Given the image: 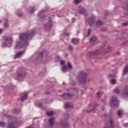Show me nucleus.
<instances>
[{
	"mask_svg": "<svg viewBox=\"0 0 128 128\" xmlns=\"http://www.w3.org/2000/svg\"><path fill=\"white\" fill-rule=\"evenodd\" d=\"M34 10H36V9H34V7H32L31 10L30 12V14H34Z\"/></svg>",
	"mask_w": 128,
	"mask_h": 128,
	"instance_id": "27",
	"label": "nucleus"
},
{
	"mask_svg": "<svg viewBox=\"0 0 128 128\" xmlns=\"http://www.w3.org/2000/svg\"><path fill=\"white\" fill-rule=\"evenodd\" d=\"M63 96L66 97V99H68L72 96V94H63Z\"/></svg>",
	"mask_w": 128,
	"mask_h": 128,
	"instance_id": "20",
	"label": "nucleus"
},
{
	"mask_svg": "<svg viewBox=\"0 0 128 128\" xmlns=\"http://www.w3.org/2000/svg\"><path fill=\"white\" fill-rule=\"evenodd\" d=\"M100 50H97L95 52L94 51V52H89V56H92L100 54Z\"/></svg>",
	"mask_w": 128,
	"mask_h": 128,
	"instance_id": "12",
	"label": "nucleus"
},
{
	"mask_svg": "<svg viewBox=\"0 0 128 128\" xmlns=\"http://www.w3.org/2000/svg\"><path fill=\"white\" fill-rule=\"evenodd\" d=\"M26 76V72H24L22 74H18L17 76V78H16L15 80H22Z\"/></svg>",
	"mask_w": 128,
	"mask_h": 128,
	"instance_id": "14",
	"label": "nucleus"
},
{
	"mask_svg": "<svg viewBox=\"0 0 128 128\" xmlns=\"http://www.w3.org/2000/svg\"><path fill=\"white\" fill-rule=\"evenodd\" d=\"M118 100H116V96H112V98L110 99V106L112 108H116L118 106Z\"/></svg>",
	"mask_w": 128,
	"mask_h": 128,
	"instance_id": "3",
	"label": "nucleus"
},
{
	"mask_svg": "<svg viewBox=\"0 0 128 128\" xmlns=\"http://www.w3.org/2000/svg\"><path fill=\"white\" fill-rule=\"evenodd\" d=\"M54 113L52 112H47V116H51Z\"/></svg>",
	"mask_w": 128,
	"mask_h": 128,
	"instance_id": "29",
	"label": "nucleus"
},
{
	"mask_svg": "<svg viewBox=\"0 0 128 128\" xmlns=\"http://www.w3.org/2000/svg\"><path fill=\"white\" fill-rule=\"evenodd\" d=\"M45 12L46 10H42L38 13V16L39 18V20L40 22H44V20H46L45 16L43 15Z\"/></svg>",
	"mask_w": 128,
	"mask_h": 128,
	"instance_id": "6",
	"label": "nucleus"
},
{
	"mask_svg": "<svg viewBox=\"0 0 128 128\" xmlns=\"http://www.w3.org/2000/svg\"><path fill=\"white\" fill-rule=\"evenodd\" d=\"M102 24H104V23L102 20H98L96 22V26H102Z\"/></svg>",
	"mask_w": 128,
	"mask_h": 128,
	"instance_id": "16",
	"label": "nucleus"
},
{
	"mask_svg": "<svg viewBox=\"0 0 128 128\" xmlns=\"http://www.w3.org/2000/svg\"><path fill=\"white\" fill-rule=\"evenodd\" d=\"M5 126V124L4 122H0V127L4 128Z\"/></svg>",
	"mask_w": 128,
	"mask_h": 128,
	"instance_id": "30",
	"label": "nucleus"
},
{
	"mask_svg": "<svg viewBox=\"0 0 128 128\" xmlns=\"http://www.w3.org/2000/svg\"><path fill=\"white\" fill-rule=\"evenodd\" d=\"M8 118H10V120H14V119H16V118H12V117H10V116H8Z\"/></svg>",
	"mask_w": 128,
	"mask_h": 128,
	"instance_id": "40",
	"label": "nucleus"
},
{
	"mask_svg": "<svg viewBox=\"0 0 128 128\" xmlns=\"http://www.w3.org/2000/svg\"><path fill=\"white\" fill-rule=\"evenodd\" d=\"M64 35L66 36H68V33L64 34Z\"/></svg>",
	"mask_w": 128,
	"mask_h": 128,
	"instance_id": "42",
	"label": "nucleus"
},
{
	"mask_svg": "<svg viewBox=\"0 0 128 128\" xmlns=\"http://www.w3.org/2000/svg\"><path fill=\"white\" fill-rule=\"evenodd\" d=\"M96 104H94V108H95V107H96Z\"/></svg>",
	"mask_w": 128,
	"mask_h": 128,
	"instance_id": "44",
	"label": "nucleus"
},
{
	"mask_svg": "<svg viewBox=\"0 0 128 128\" xmlns=\"http://www.w3.org/2000/svg\"><path fill=\"white\" fill-rule=\"evenodd\" d=\"M106 30H102V32H106Z\"/></svg>",
	"mask_w": 128,
	"mask_h": 128,
	"instance_id": "47",
	"label": "nucleus"
},
{
	"mask_svg": "<svg viewBox=\"0 0 128 128\" xmlns=\"http://www.w3.org/2000/svg\"><path fill=\"white\" fill-rule=\"evenodd\" d=\"M2 30L0 29V34H2Z\"/></svg>",
	"mask_w": 128,
	"mask_h": 128,
	"instance_id": "43",
	"label": "nucleus"
},
{
	"mask_svg": "<svg viewBox=\"0 0 128 128\" xmlns=\"http://www.w3.org/2000/svg\"><path fill=\"white\" fill-rule=\"evenodd\" d=\"M27 128H34L28 126V127H27Z\"/></svg>",
	"mask_w": 128,
	"mask_h": 128,
	"instance_id": "46",
	"label": "nucleus"
},
{
	"mask_svg": "<svg viewBox=\"0 0 128 128\" xmlns=\"http://www.w3.org/2000/svg\"><path fill=\"white\" fill-rule=\"evenodd\" d=\"M126 44V42H124V44Z\"/></svg>",
	"mask_w": 128,
	"mask_h": 128,
	"instance_id": "49",
	"label": "nucleus"
},
{
	"mask_svg": "<svg viewBox=\"0 0 128 128\" xmlns=\"http://www.w3.org/2000/svg\"><path fill=\"white\" fill-rule=\"evenodd\" d=\"M68 50H70V52H72V50H74V48H72V45H70L68 47Z\"/></svg>",
	"mask_w": 128,
	"mask_h": 128,
	"instance_id": "28",
	"label": "nucleus"
},
{
	"mask_svg": "<svg viewBox=\"0 0 128 128\" xmlns=\"http://www.w3.org/2000/svg\"><path fill=\"white\" fill-rule=\"evenodd\" d=\"M4 27H5L6 28H8V23L4 24Z\"/></svg>",
	"mask_w": 128,
	"mask_h": 128,
	"instance_id": "35",
	"label": "nucleus"
},
{
	"mask_svg": "<svg viewBox=\"0 0 128 128\" xmlns=\"http://www.w3.org/2000/svg\"><path fill=\"white\" fill-rule=\"evenodd\" d=\"M116 80H111L110 81V84H116Z\"/></svg>",
	"mask_w": 128,
	"mask_h": 128,
	"instance_id": "36",
	"label": "nucleus"
},
{
	"mask_svg": "<svg viewBox=\"0 0 128 128\" xmlns=\"http://www.w3.org/2000/svg\"><path fill=\"white\" fill-rule=\"evenodd\" d=\"M36 34V30L33 29L31 30L28 31L26 33L22 34L20 35V42H17L15 48H20L22 46H28V40H30Z\"/></svg>",
	"mask_w": 128,
	"mask_h": 128,
	"instance_id": "1",
	"label": "nucleus"
},
{
	"mask_svg": "<svg viewBox=\"0 0 128 128\" xmlns=\"http://www.w3.org/2000/svg\"><path fill=\"white\" fill-rule=\"evenodd\" d=\"M90 34V29L88 30V35L87 36H88Z\"/></svg>",
	"mask_w": 128,
	"mask_h": 128,
	"instance_id": "38",
	"label": "nucleus"
},
{
	"mask_svg": "<svg viewBox=\"0 0 128 128\" xmlns=\"http://www.w3.org/2000/svg\"><path fill=\"white\" fill-rule=\"evenodd\" d=\"M8 128H16L14 127V122L8 124Z\"/></svg>",
	"mask_w": 128,
	"mask_h": 128,
	"instance_id": "21",
	"label": "nucleus"
},
{
	"mask_svg": "<svg viewBox=\"0 0 128 128\" xmlns=\"http://www.w3.org/2000/svg\"><path fill=\"white\" fill-rule=\"evenodd\" d=\"M64 60H61L60 61V64L62 66V72H66V70H68V68L66 66V65L64 64Z\"/></svg>",
	"mask_w": 128,
	"mask_h": 128,
	"instance_id": "13",
	"label": "nucleus"
},
{
	"mask_svg": "<svg viewBox=\"0 0 128 128\" xmlns=\"http://www.w3.org/2000/svg\"><path fill=\"white\" fill-rule=\"evenodd\" d=\"M76 18H72V24H74V22H76Z\"/></svg>",
	"mask_w": 128,
	"mask_h": 128,
	"instance_id": "37",
	"label": "nucleus"
},
{
	"mask_svg": "<svg viewBox=\"0 0 128 128\" xmlns=\"http://www.w3.org/2000/svg\"><path fill=\"white\" fill-rule=\"evenodd\" d=\"M71 107V105L70 104V103H66L64 104V108H69Z\"/></svg>",
	"mask_w": 128,
	"mask_h": 128,
	"instance_id": "26",
	"label": "nucleus"
},
{
	"mask_svg": "<svg viewBox=\"0 0 128 128\" xmlns=\"http://www.w3.org/2000/svg\"><path fill=\"white\" fill-rule=\"evenodd\" d=\"M96 40H97L96 37V36L92 37L90 40V44H94V42H96Z\"/></svg>",
	"mask_w": 128,
	"mask_h": 128,
	"instance_id": "19",
	"label": "nucleus"
},
{
	"mask_svg": "<svg viewBox=\"0 0 128 128\" xmlns=\"http://www.w3.org/2000/svg\"><path fill=\"white\" fill-rule=\"evenodd\" d=\"M107 78H112L111 80H116L112 78H116V74H108L107 75Z\"/></svg>",
	"mask_w": 128,
	"mask_h": 128,
	"instance_id": "15",
	"label": "nucleus"
},
{
	"mask_svg": "<svg viewBox=\"0 0 128 128\" xmlns=\"http://www.w3.org/2000/svg\"><path fill=\"white\" fill-rule=\"evenodd\" d=\"M114 93H116L117 94H120V89H118V88L114 89Z\"/></svg>",
	"mask_w": 128,
	"mask_h": 128,
	"instance_id": "25",
	"label": "nucleus"
},
{
	"mask_svg": "<svg viewBox=\"0 0 128 128\" xmlns=\"http://www.w3.org/2000/svg\"><path fill=\"white\" fill-rule=\"evenodd\" d=\"M96 22V16H92L86 20V22L89 24L90 26H94Z\"/></svg>",
	"mask_w": 128,
	"mask_h": 128,
	"instance_id": "5",
	"label": "nucleus"
},
{
	"mask_svg": "<svg viewBox=\"0 0 128 128\" xmlns=\"http://www.w3.org/2000/svg\"><path fill=\"white\" fill-rule=\"evenodd\" d=\"M24 54V51L18 52L15 54L14 58H22V56Z\"/></svg>",
	"mask_w": 128,
	"mask_h": 128,
	"instance_id": "10",
	"label": "nucleus"
},
{
	"mask_svg": "<svg viewBox=\"0 0 128 128\" xmlns=\"http://www.w3.org/2000/svg\"><path fill=\"white\" fill-rule=\"evenodd\" d=\"M102 93H100V92H98V93H97V96H100V95H102Z\"/></svg>",
	"mask_w": 128,
	"mask_h": 128,
	"instance_id": "39",
	"label": "nucleus"
},
{
	"mask_svg": "<svg viewBox=\"0 0 128 128\" xmlns=\"http://www.w3.org/2000/svg\"><path fill=\"white\" fill-rule=\"evenodd\" d=\"M68 68H72V64L70 62H68Z\"/></svg>",
	"mask_w": 128,
	"mask_h": 128,
	"instance_id": "33",
	"label": "nucleus"
},
{
	"mask_svg": "<svg viewBox=\"0 0 128 128\" xmlns=\"http://www.w3.org/2000/svg\"><path fill=\"white\" fill-rule=\"evenodd\" d=\"M78 12L80 14H83V16L86 14V10L81 6L78 7Z\"/></svg>",
	"mask_w": 128,
	"mask_h": 128,
	"instance_id": "9",
	"label": "nucleus"
},
{
	"mask_svg": "<svg viewBox=\"0 0 128 128\" xmlns=\"http://www.w3.org/2000/svg\"><path fill=\"white\" fill-rule=\"evenodd\" d=\"M128 86L124 88V90H122V97L128 98Z\"/></svg>",
	"mask_w": 128,
	"mask_h": 128,
	"instance_id": "8",
	"label": "nucleus"
},
{
	"mask_svg": "<svg viewBox=\"0 0 128 128\" xmlns=\"http://www.w3.org/2000/svg\"><path fill=\"white\" fill-rule=\"evenodd\" d=\"M3 38L5 42L2 44V48H6V46H8V44H12V38L11 37L4 36Z\"/></svg>",
	"mask_w": 128,
	"mask_h": 128,
	"instance_id": "2",
	"label": "nucleus"
},
{
	"mask_svg": "<svg viewBox=\"0 0 128 128\" xmlns=\"http://www.w3.org/2000/svg\"><path fill=\"white\" fill-rule=\"evenodd\" d=\"M46 94H48V92H46Z\"/></svg>",
	"mask_w": 128,
	"mask_h": 128,
	"instance_id": "48",
	"label": "nucleus"
},
{
	"mask_svg": "<svg viewBox=\"0 0 128 128\" xmlns=\"http://www.w3.org/2000/svg\"><path fill=\"white\" fill-rule=\"evenodd\" d=\"M106 128H112V120H110L109 123L107 124V127Z\"/></svg>",
	"mask_w": 128,
	"mask_h": 128,
	"instance_id": "18",
	"label": "nucleus"
},
{
	"mask_svg": "<svg viewBox=\"0 0 128 128\" xmlns=\"http://www.w3.org/2000/svg\"><path fill=\"white\" fill-rule=\"evenodd\" d=\"M78 42H80L78 38H73L72 40L73 44H78Z\"/></svg>",
	"mask_w": 128,
	"mask_h": 128,
	"instance_id": "17",
	"label": "nucleus"
},
{
	"mask_svg": "<svg viewBox=\"0 0 128 128\" xmlns=\"http://www.w3.org/2000/svg\"><path fill=\"white\" fill-rule=\"evenodd\" d=\"M103 100V101H104V100Z\"/></svg>",
	"mask_w": 128,
	"mask_h": 128,
	"instance_id": "50",
	"label": "nucleus"
},
{
	"mask_svg": "<svg viewBox=\"0 0 128 128\" xmlns=\"http://www.w3.org/2000/svg\"><path fill=\"white\" fill-rule=\"evenodd\" d=\"M94 110H95V108H94V109H92V111L94 112Z\"/></svg>",
	"mask_w": 128,
	"mask_h": 128,
	"instance_id": "45",
	"label": "nucleus"
},
{
	"mask_svg": "<svg viewBox=\"0 0 128 128\" xmlns=\"http://www.w3.org/2000/svg\"><path fill=\"white\" fill-rule=\"evenodd\" d=\"M122 25L124 26H128V23H126V22L123 23Z\"/></svg>",
	"mask_w": 128,
	"mask_h": 128,
	"instance_id": "41",
	"label": "nucleus"
},
{
	"mask_svg": "<svg viewBox=\"0 0 128 128\" xmlns=\"http://www.w3.org/2000/svg\"><path fill=\"white\" fill-rule=\"evenodd\" d=\"M48 51L46 50L44 52H40L38 55V58H42L44 56H48Z\"/></svg>",
	"mask_w": 128,
	"mask_h": 128,
	"instance_id": "11",
	"label": "nucleus"
},
{
	"mask_svg": "<svg viewBox=\"0 0 128 128\" xmlns=\"http://www.w3.org/2000/svg\"><path fill=\"white\" fill-rule=\"evenodd\" d=\"M16 16H20V17L22 16V13H17Z\"/></svg>",
	"mask_w": 128,
	"mask_h": 128,
	"instance_id": "34",
	"label": "nucleus"
},
{
	"mask_svg": "<svg viewBox=\"0 0 128 128\" xmlns=\"http://www.w3.org/2000/svg\"><path fill=\"white\" fill-rule=\"evenodd\" d=\"M54 118H50L48 120V122H50V125L51 126H52V124H54Z\"/></svg>",
	"mask_w": 128,
	"mask_h": 128,
	"instance_id": "22",
	"label": "nucleus"
},
{
	"mask_svg": "<svg viewBox=\"0 0 128 128\" xmlns=\"http://www.w3.org/2000/svg\"><path fill=\"white\" fill-rule=\"evenodd\" d=\"M78 80H86V73L84 71H81L78 73L77 76Z\"/></svg>",
	"mask_w": 128,
	"mask_h": 128,
	"instance_id": "4",
	"label": "nucleus"
},
{
	"mask_svg": "<svg viewBox=\"0 0 128 128\" xmlns=\"http://www.w3.org/2000/svg\"><path fill=\"white\" fill-rule=\"evenodd\" d=\"M44 26L47 30H50L52 26V22L50 18H49L48 22Z\"/></svg>",
	"mask_w": 128,
	"mask_h": 128,
	"instance_id": "7",
	"label": "nucleus"
},
{
	"mask_svg": "<svg viewBox=\"0 0 128 128\" xmlns=\"http://www.w3.org/2000/svg\"><path fill=\"white\" fill-rule=\"evenodd\" d=\"M122 114V112H120V110H118L117 112V115L118 116H120V115Z\"/></svg>",
	"mask_w": 128,
	"mask_h": 128,
	"instance_id": "32",
	"label": "nucleus"
},
{
	"mask_svg": "<svg viewBox=\"0 0 128 128\" xmlns=\"http://www.w3.org/2000/svg\"><path fill=\"white\" fill-rule=\"evenodd\" d=\"M126 72H128V66H126L124 70L123 74H126Z\"/></svg>",
	"mask_w": 128,
	"mask_h": 128,
	"instance_id": "23",
	"label": "nucleus"
},
{
	"mask_svg": "<svg viewBox=\"0 0 128 128\" xmlns=\"http://www.w3.org/2000/svg\"><path fill=\"white\" fill-rule=\"evenodd\" d=\"M74 2L76 4H80V0H74Z\"/></svg>",
	"mask_w": 128,
	"mask_h": 128,
	"instance_id": "31",
	"label": "nucleus"
},
{
	"mask_svg": "<svg viewBox=\"0 0 128 128\" xmlns=\"http://www.w3.org/2000/svg\"><path fill=\"white\" fill-rule=\"evenodd\" d=\"M24 94H26L23 96H22V99H21L22 102L24 101V100H26V92H24Z\"/></svg>",
	"mask_w": 128,
	"mask_h": 128,
	"instance_id": "24",
	"label": "nucleus"
}]
</instances>
